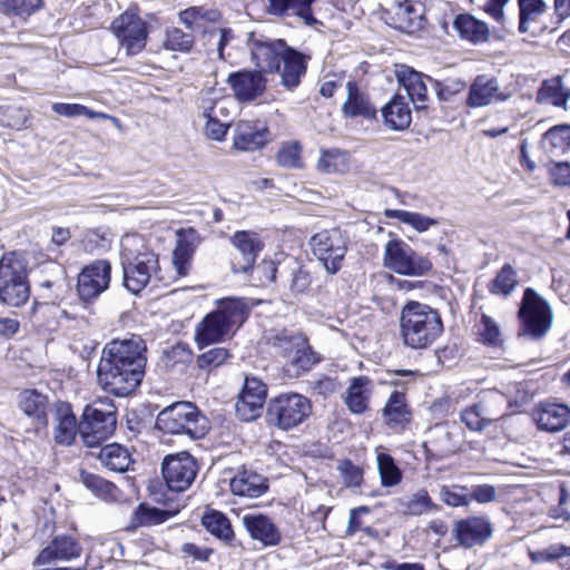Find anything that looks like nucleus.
Returning <instances> with one entry per match:
<instances>
[{
    "label": "nucleus",
    "mask_w": 570,
    "mask_h": 570,
    "mask_svg": "<svg viewBox=\"0 0 570 570\" xmlns=\"http://www.w3.org/2000/svg\"><path fill=\"white\" fill-rule=\"evenodd\" d=\"M518 315L521 323L519 336L540 340L552 326L553 313L550 304L531 287L523 292Z\"/></svg>",
    "instance_id": "nucleus-7"
},
{
    "label": "nucleus",
    "mask_w": 570,
    "mask_h": 570,
    "mask_svg": "<svg viewBox=\"0 0 570 570\" xmlns=\"http://www.w3.org/2000/svg\"><path fill=\"white\" fill-rule=\"evenodd\" d=\"M509 97V94L500 91L497 78L480 75L470 86L466 105L471 108L485 107L497 101H505Z\"/></svg>",
    "instance_id": "nucleus-24"
},
{
    "label": "nucleus",
    "mask_w": 570,
    "mask_h": 570,
    "mask_svg": "<svg viewBox=\"0 0 570 570\" xmlns=\"http://www.w3.org/2000/svg\"><path fill=\"white\" fill-rule=\"evenodd\" d=\"M385 268L404 276H424L432 269V262L425 255L416 253L402 239H390L384 247Z\"/></svg>",
    "instance_id": "nucleus-9"
},
{
    "label": "nucleus",
    "mask_w": 570,
    "mask_h": 570,
    "mask_svg": "<svg viewBox=\"0 0 570 570\" xmlns=\"http://www.w3.org/2000/svg\"><path fill=\"white\" fill-rule=\"evenodd\" d=\"M194 36L179 28L173 27L166 30L164 46L171 51L189 52L194 46Z\"/></svg>",
    "instance_id": "nucleus-54"
},
{
    "label": "nucleus",
    "mask_w": 570,
    "mask_h": 570,
    "mask_svg": "<svg viewBox=\"0 0 570 570\" xmlns=\"http://www.w3.org/2000/svg\"><path fill=\"white\" fill-rule=\"evenodd\" d=\"M55 420V441L62 445L72 444L76 435L80 434V422H77L69 403L59 402L56 404Z\"/></svg>",
    "instance_id": "nucleus-34"
},
{
    "label": "nucleus",
    "mask_w": 570,
    "mask_h": 570,
    "mask_svg": "<svg viewBox=\"0 0 570 570\" xmlns=\"http://www.w3.org/2000/svg\"><path fill=\"white\" fill-rule=\"evenodd\" d=\"M177 244L174 249V264L177 273L185 276L188 271L189 261L200 244L198 232L191 227L177 230Z\"/></svg>",
    "instance_id": "nucleus-33"
},
{
    "label": "nucleus",
    "mask_w": 570,
    "mask_h": 570,
    "mask_svg": "<svg viewBox=\"0 0 570 570\" xmlns=\"http://www.w3.org/2000/svg\"><path fill=\"white\" fill-rule=\"evenodd\" d=\"M533 416L540 430L558 432L570 423V409L564 404H541Z\"/></svg>",
    "instance_id": "nucleus-32"
},
{
    "label": "nucleus",
    "mask_w": 570,
    "mask_h": 570,
    "mask_svg": "<svg viewBox=\"0 0 570 570\" xmlns=\"http://www.w3.org/2000/svg\"><path fill=\"white\" fill-rule=\"evenodd\" d=\"M519 6V31L527 33L531 31L534 23L547 11L544 0H518Z\"/></svg>",
    "instance_id": "nucleus-48"
},
{
    "label": "nucleus",
    "mask_w": 570,
    "mask_h": 570,
    "mask_svg": "<svg viewBox=\"0 0 570 570\" xmlns=\"http://www.w3.org/2000/svg\"><path fill=\"white\" fill-rule=\"evenodd\" d=\"M202 524L205 529L226 544L234 540V531L229 519L219 511H210L203 515Z\"/></svg>",
    "instance_id": "nucleus-47"
},
{
    "label": "nucleus",
    "mask_w": 570,
    "mask_h": 570,
    "mask_svg": "<svg viewBox=\"0 0 570 570\" xmlns=\"http://www.w3.org/2000/svg\"><path fill=\"white\" fill-rule=\"evenodd\" d=\"M504 401L503 394L492 393L479 403L463 410L461 420L469 430L482 431L503 416L501 405Z\"/></svg>",
    "instance_id": "nucleus-18"
},
{
    "label": "nucleus",
    "mask_w": 570,
    "mask_h": 570,
    "mask_svg": "<svg viewBox=\"0 0 570 570\" xmlns=\"http://www.w3.org/2000/svg\"><path fill=\"white\" fill-rule=\"evenodd\" d=\"M385 217L397 219L414 228L419 233L429 230L432 226L439 225V220L420 213L407 212L402 209H385Z\"/></svg>",
    "instance_id": "nucleus-49"
},
{
    "label": "nucleus",
    "mask_w": 570,
    "mask_h": 570,
    "mask_svg": "<svg viewBox=\"0 0 570 570\" xmlns=\"http://www.w3.org/2000/svg\"><path fill=\"white\" fill-rule=\"evenodd\" d=\"M30 297L27 263L16 253L0 259V299L6 305L20 307Z\"/></svg>",
    "instance_id": "nucleus-6"
},
{
    "label": "nucleus",
    "mask_w": 570,
    "mask_h": 570,
    "mask_svg": "<svg viewBox=\"0 0 570 570\" xmlns=\"http://www.w3.org/2000/svg\"><path fill=\"white\" fill-rule=\"evenodd\" d=\"M439 498L444 504L452 508L468 507L471 503L469 489L462 485H442Z\"/></svg>",
    "instance_id": "nucleus-55"
},
{
    "label": "nucleus",
    "mask_w": 570,
    "mask_h": 570,
    "mask_svg": "<svg viewBox=\"0 0 570 570\" xmlns=\"http://www.w3.org/2000/svg\"><path fill=\"white\" fill-rule=\"evenodd\" d=\"M82 548L70 535H57L43 548L35 560V566H45L53 561H70L80 557Z\"/></svg>",
    "instance_id": "nucleus-25"
},
{
    "label": "nucleus",
    "mask_w": 570,
    "mask_h": 570,
    "mask_svg": "<svg viewBox=\"0 0 570 570\" xmlns=\"http://www.w3.org/2000/svg\"><path fill=\"white\" fill-rule=\"evenodd\" d=\"M440 508L434 503L426 490L414 493L404 504V513L409 515H422Z\"/></svg>",
    "instance_id": "nucleus-53"
},
{
    "label": "nucleus",
    "mask_w": 570,
    "mask_h": 570,
    "mask_svg": "<svg viewBox=\"0 0 570 570\" xmlns=\"http://www.w3.org/2000/svg\"><path fill=\"white\" fill-rule=\"evenodd\" d=\"M452 534L460 546L471 549L483 546L492 538L493 525L488 517L472 515L455 521Z\"/></svg>",
    "instance_id": "nucleus-20"
},
{
    "label": "nucleus",
    "mask_w": 570,
    "mask_h": 570,
    "mask_svg": "<svg viewBox=\"0 0 570 570\" xmlns=\"http://www.w3.org/2000/svg\"><path fill=\"white\" fill-rule=\"evenodd\" d=\"M384 125L391 130L402 131L410 127L412 112L406 98L396 94L382 108Z\"/></svg>",
    "instance_id": "nucleus-35"
},
{
    "label": "nucleus",
    "mask_w": 570,
    "mask_h": 570,
    "mask_svg": "<svg viewBox=\"0 0 570 570\" xmlns=\"http://www.w3.org/2000/svg\"><path fill=\"white\" fill-rule=\"evenodd\" d=\"M347 165V154L338 149L325 150L318 159L320 170L332 174L343 170Z\"/></svg>",
    "instance_id": "nucleus-56"
},
{
    "label": "nucleus",
    "mask_w": 570,
    "mask_h": 570,
    "mask_svg": "<svg viewBox=\"0 0 570 570\" xmlns=\"http://www.w3.org/2000/svg\"><path fill=\"white\" fill-rule=\"evenodd\" d=\"M309 59L308 55L289 47L281 60L283 68L278 71L281 76L279 83L288 90L296 89L306 75Z\"/></svg>",
    "instance_id": "nucleus-28"
},
{
    "label": "nucleus",
    "mask_w": 570,
    "mask_h": 570,
    "mask_svg": "<svg viewBox=\"0 0 570 570\" xmlns=\"http://www.w3.org/2000/svg\"><path fill=\"white\" fill-rule=\"evenodd\" d=\"M279 347L287 361L284 364L285 373L291 377H298L312 370L321 358L312 351L307 338L302 334L282 335L277 337Z\"/></svg>",
    "instance_id": "nucleus-12"
},
{
    "label": "nucleus",
    "mask_w": 570,
    "mask_h": 570,
    "mask_svg": "<svg viewBox=\"0 0 570 570\" xmlns=\"http://www.w3.org/2000/svg\"><path fill=\"white\" fill-rule=\"evenodd\" d=\"M425 7L413 0H384L382 14L385 22L402 32L414 33L424 27Z\"/></svg>",
    "instance_id": "nucleus-11"
},
{
    "label": "nucleus",
    "mask_w": 570,
    "mask_h": 570,
    "mask_svg": "<svg viewBox=\"0 0 570 570\" xmlns=\"http://www.w3.org/2000/svg\"><path fill=\"white\" fill-rule=\"evenodd\" d=\"M291 277L289 289L294 295L306 292L312 283L309 272L297 263H295V267L291 269Z\"/></svg>",
    "instance_id": "nucleus-64"
},
{
    "label": "nucleus",
    "mask_w": 570,
    "mask_h": 570,
    "mask_svg": "<svg viewBox=\"0 0 570 570\" xmlns=\"http://www.w3.org/2000/svg\"><path fill=\"white\" fill-rule=\"evenodd\" d=\"M247 315L248 307L242 298L225 297L217 301V307L196 326L195 340L198 347L203 348L234 335Z\"/></svg>",
    "instance_id": "nucleus-4"
},
{
    "label": "nucleus",
    "mask_w": 570,
    "mask_h": 570,
    "mask_svg": "<svg viewBox=\"0 0 570 570\" xmlns=\"http://www.w3.org/2000/svg\"><path fill=\"white\" fill-rule=\"evenodd\" d=\"M229 357L230 354L228 350L224 347H214L198 355L196 362L200 370L210 371L223 365Z\"/></svg>",
    "instance_id": "nucleus-59"
},
{
    "label": "nucleus",
    "mask_w": 570,
    "mask_h": 570,
    "mask_svg": "<svg viewBox=\"0 0 570 570\" xmlns=\"http://www.w3.org/2000/svg\"><path fill=\"white\" fill-rule=\"evenodd\" d=\"M518 283L517 271L510 264H505L489 284V291L491 294L509 296L515 289Z\"/></svg>",
    "instance_id": "nucleus-51"
},
{
    "label": "nucleus",
    "mask_w": 570,
    "mask_h": 570,
    "mask_svg": "<svg viewBox=\"0 0 570 570\" xmlns=\"http://www.w3.org/2000/svg\"><path fill=\"white\" fill-rule=\"evenodd\" d=\"M111 264L106 259H98L85 266L78 275L77 291L81 301L88 302L97 298L110 284Z\"/></svg>",
    "instance_id": "nucleus-17"
},
{
    "label": "nucleus",
    "mask_w": 570,
    "mask_h": 570,
    "mask_svg": "<svg viewBox=\"0 0 570 570\" xmlns=\"http://www.w3.org/2000/svg\"><path fill=\"white\" fill-rule=\"evenodd\" d=\"M229 485L233 494L245 498H258L268 490L267 479L245 466L230 479Z\"/></svg>",
    "instance_id": "nucleus-29"
},
{
    "label": "nucleus",
    "mask_w": 570,
    "mask_h": 570,
    "mask_svg": "<svg viewBox=\"0 0 570 570\" xmlns=\"http://www.w3.org/2000/svg\"><path fill=\"white\" fill-rule=\"evenodd\" d=\"M385 424L394 432H402L412 421L405 394L394 391L382 410Z\"/></svg>",
    "instance_id": "nucleus-31"
},
{
    "label": "nucleus",
    "mask_w": 570,
    "mask_h": 570,
    "mask_svg": "<svg viewBox=\"0 0 570 570\" xmlns=\"http://www.w3.org/2000/svg\"><path fill=\"white\" fill-rule=\"evenodd\" d=\"M301 150L297 141L284 144L276 155L277 164L286 168H301Z\"/></svg>",
    "instance_id": "nucleus-60"
},
{
    "label": "nucleus",
    "mask_w": 570,
    "mask_h": 570,
    "mask_svg": "<svg viewBox=\"0 0 570 570\" xmlns=\"http://www.w3.org/2000/svg\"><path fill=\"white\" fill-rule=\"evenodd\" d=\"M52 110L60 116L63 117H78V116H87L90 119L95 118H108L106 114L94 111L80 104H63V102H55L52 105Z\"/></svg>",
    "instance_id": "nucleus-58"
},
{
    "label": "nucleus",
    "mask_w": 570,
    "mask_h": 570,
    "mask_svg": "<svg viewBox=\"0 0 570 570\" xmlns=\"http://www.w3.org/2000/svg\"><path fill=\"white\" fill-rule=\"evenodd\" d=\"M453 28L462 39L472 43L488 41L490 37L488 24L469 13L456 16L453 21Z\"/></svg>",
    "instance_id": "nucleus-40"
},
{
    "label": "nucleus",
    "mask_w": 570,
    "mask_h": 570,
    "mask_svg": "<svg viewBox=\"0 0 570 570\" xmlns=\"http://www.w3.org/2000/svg\"><path fill=\"white\" fill-rule=\"evenodd\" d=\"M432 452L438 459H444L453 454L458 449V442L454 435L445 424H436L431 429L430 439L428 441Z\"/></svg>",
    "instance_id": "nucleus-44"
},
{
    "label": "nucleus",
    "mask_w": 570,
    "mask_h": 570,
    "mask_svg": "<svg viewBox=\"0 0 570 570\" xmlns=\"http://www.w3.org/2000/svg\"><path fill=\"white\" fill-rule=\"evenodd\" d=\"M230 243L236 249L232 259L233 273H248L254 268L258 254L264 248V243L257 233L238 230L230 237Z\"/></svg>",
    "instance_id": "nucleus-21"
},
{
    "label": "nucleus",
    "mask_w": 570,
    "mask_h": 570,
    "mask_svg": "<svg viewBox=\"0 0 570 570\" xmlns=\"http://www.w3.org/2000/svg\"><path fill=\"white\" fill-rule=\"evenodd\" d=\"M266 396V384L257 377L246 376L235 403L236 415L244 422L254 421L261 415Z\"/></svg>",
    "instance_id": "nucleus-19"
},
{
    "label": "nucleus",
    "mask_w": 570,
    "mask_h": 570,
    "mask_svg": "<svg viewBox=\"0 0 570 570\" xmlns=\"http://www.w3.org/2000/svg\"><path fill=\"white\" fill-rule=\"evenodd\" d=\"M242 523L250 538L259 541L264 547H275L282 540L279 529L267 515L248 513L243 515Z\"/></svg>",
    "instance_id": "nucleus-26"
},
{
    "label": "nucleus",
    "mask_w": 570,
    "mask_h": 570,
    "mask_svg": "<svg viewBox=\"0 0 570 570\" xmlns=\"http://www.w3.org/2000/svg\"><path fill=\"white\" fill-rule=\"evenodd\" d=\"M395 76L399 83L405 89L410 100L414 104L415 108L417 110L426 108V81L433 83L434 80L406 65L396 66Z\"/></svg>",
    "instance_id": "nucleus-22"
},
{
    "label": "nucleus",
    "mask_w": 570,
    "mask_h": 570,
    "mask_svg": "<svg viewBox=\"0 0 570 570\" xmlns=\"http://www.w3.org/2000/svg\"><path fill=\"white\" fill-rule=\"evenodd\" d=\"M547 171L551 183L557 187L570 188V163L557 160V158L549 160L546 164Z\"/></svg>",
    "instance_id": "nucleus-57"
},
{
    "label": "nucleus",
    "mask_w": 570,
    "mask_h": 570,
    "mask_svg": "<svg viewBox=\"0 0 570 570\" xmlns=\"http://www.w3.org/2000/svg\"><path fill=\"white\" fill-rule=\"evenodd\" d=\"M98 459L105 468L118 473L126 472L134 463L128 449L118 443H110L102 446L99 451Z\"/></svg>",
    "instance_id": "nucleus-43"
},
{
    "label": "nucleus",
    "mask_w": 570,
    "mask_h": 570,
    "mask_svg": "<svg viewBox=\"0 0 570 570\" xmlns=\"http://www.w3.org/2000/svg\"><path fill=\"white\" fill-rule=\"evenodd\" d=\"M42 4V0H0V12L7 16L29 17Z\"/></svg>",
    "instance_id": "nucleus-52"
},
{
    "label": "nucleus",
    "mask_w": 570,
    "mask_h": 570,
    "mask_svg": "<svg viewBox=\"0 0 570 570\" xmlns=\"http://www.w3.org/2000/svg\"><path fill=\"white\" fill-rule=\"evenodd\" d=\"M570 98V90L562 83L560 76L544 80L538 92L537 101L540 104H550L557 107H562Z\"/></svg>",
    "instance_id": "nucleus-46"
},
{
    "label": "nucleus",
    "mask_w": 570,
    "mask_h": 570,
    "mask_svg": "<svg viewBox=\"0 0 570 570\" xmlns=\"http://www.w3.org/2000/svg\"><path fill=\"white\" fill-rule=\"evenodd\" d=\"M376 461L382 485L385 488L397 485L402 480V471L392 455L379 452Z\"/></svg>",
    "instance_id": "nucleus-50"
},
{
    "label": "nucleus",
    "mask_w": 570,
    "mask_h": 570,
    "mask_svg": "<svg viewBox=\"0 0 570 570\" xmlns=\"http://www.w3.org/2000/svg\"><path fill=\"white\" fill-rule=\"evenodd\" d=\"M343 484L347 488H358L363 482V470L351 460H343L338 466Z\"/></svg>",
    "instance_id": "nucleus-62"
},
{
    "label": "nucleus",
    "mask_w": 570,
    "mask_h": 570,
    "mask_svg": "<svg viewBox=\"0 0 570 570\" xmlns=\"http://www.w3.org/2000/svg\"><path fill=\"white\" fill-rule=\"evenodd\" d=\"M312 413L311 401L298 393H282L267 403L266 422L283 431L305 422Z\"/></svg>",
    "instance_id": "nucleus-8"
},
{
    "label": "nucleus",
    "mask_w": 570,
    "mask_h": 570,
    "mask_svg": "<svg viewBox=\"0 0 570 570\" xmlns=\"http://www.w3.org/2000/svg\"><path fill=\"white\" fill-rule=\"evenodd\" d=\"M371 394L372 381L367 376H357L351 381L344 401L353 414H363L368 410Z\"/></svg>",
    "instance_id": "nucleus-38"
},
{
    "label": "nucleus",
    "mask_w": 570,
    "mask_h": 570,
    "mask_svg": "<svg viewBox=\"0 0 570 570\" xmlns=\"http://www.w3.org/2000/svg\"><path fill=\"white\" fill-rule=\"evenodd\" d=\"M347 99L344 102L342 110L347 117H364L372 118L375 116L376 110L370 104L366 96L360 91L355 81L346 83Z\"/></svg>",
    "instance_id": "nucleus-42"
},
{
    "label": "nucleus",
    "mask_w": 570,
    "mask_h": 570,
    "mask_svg": "<svg viewBox=\"0 0 570 570\" xmlns=\"http://www.w3.org/2000/svg\"><path fill=\"white\" fill-rule=\"evenodd\" d=\"M222 16L217 9L204 6L189 7L179 12V20L190 31L209 33V24L216 23Z\"/></svg>",
    "instance_id": "nucleus-37"
},
{
    "label": "nucleus",
    "mask_w": 570,
    "mask_h": 570,
    "mask_svg": "<svg viewBox=\"0 0 570 570\" xmlns=\"http://www.w3.org/2000/svg\"><path fill=\"white\" fill-rule=\"evenodd\" d=\"M122 284L132 294L140 293L159 269L158 255L150 250L144 238L127 234L120 240Z\"/></svg>",
    "instance_id": "nucleus-3"
},
{
    "label": "nucleus",
    "mask_w": 570,
    "mask_h": 570,
    "mask_svg": "<svg viewBox=\"0 0 570 570\" xmlns=\"http://www.w3.org/2000/svg\"><path fill=\"white\" fill-rule=\"evenodd\" d=\"M47 396L36 390H26L20 394L19 406L26 415L33 419L37 428L47 425Z\"/></svg>",
    "instance_id": "nucleus-41"
},
{
    "label": "nucleus",
    "mask_w": 570,
    "mask_h": 570,
    "mask_svg": "<svg viewBox=\"0 0 570 570\" xmlns=\"http://www.w3.org/2000/svg\"><path fill=\"white\" fill-rule=\"evenodd\" d=\"M116 429V413L97 404L85 406L80 420V436L88 446H95L110 436Z\"/></svg>",
    "instance_id": "nucleus-14"
},
{
    "label": "nucleus",
    "mask_w": 570,
    "mask_h": 570,
    "mask_svg": "<svg viewBox=\"0 0 570 570\" xmlns=\"http://www.w3.org/2000/svg\"><path fill=\"white\" fill-rule=\"evenodd\" d=\"M444 332L440 312L428 304L409 301L400 313V337L406 347L425 350Z\"/></svg>",
    "instance_id": "nucleus-2"
},
{
    "label": "nucleus",
    "mask_w": 570,
    "mask_h": 570,
    "mask_svg": "<svg viewBox=\"0 0 570 570\" xmlns=\"http://www.w3.org/2000/svg\"><path fill=\"white\" fill-rule=\"evenodd\" d=\"M227 82L235 97L240 101H252L261 96L266 88V79L259 70H240L232 72Z\"/></svg>",
    "instance_id": "nucleus-23"
},
{
    "label": "nucleus",
    "mask_w": 570,
    "mask_h": 570,
    "mask_svg": "<svg viewBox=\"0 0 570 570\" xmlns=\"http://www.w3.org/2000/svg\"><path fill=\"white\" fill-rule=\"evenodd\" d=\"M315 0H268L267 11L272 16L285 17V16H297L307 26H314L317 23V19L314 17L311 6Z\"/></svg>",
    "instance_id": "nucleus-36"
},
{
    "label": "nucleus",
    "mask_w": 570,
    "mask_h": 570,
    "mask_svg": "<svg viewBox=\"0 0 570 570\" xmlns=\"http://www.w3.org/2000/svg\"><path fill=\"white\" fill-rule=\"evenodd\" d=\"M539 149L548 160L560 158L570 150V125H556L548 129L539 141Z\"/></svg>",
    "instance_id": "nucleus-30"
},
{
    "label": "nucleus",
    "mask_w": 570,
    "mask_h": 570,
    "mask_svg": "<svg viewBox=\"0 0 570 570\" xmlns=\"http://www.w3.org/2000/svg\"><path fill=\"white\" fill-rule=\"evenodd\" d=\"M347 242L348 237L343 230L330 228L314 234L309 239V247L325 271L335 275L342 268L347 253Z\"/></svg>",
    "instance_id": "nucleus-10"
},
{
    "label": "nucleus",
    "mask_w": 570,
    "mask_h": 570,
    "mask_svg": "<svg viewBox=\"0 0 570 570\" xmlns=\"http://www.w3.org/2000/svg\"><path fill=\"white\" fill-rule=\"evenodd\" d=\"M161 474L169 490L183 492L194 482L197 463L187 452L169 454L163 461Z\"/></svg>",
    "instance_id": "nucleus-15"
},
{
    "label": "nucleus",
    "mask_w": 570,
    "mask_h": 570,
    "mask_svg": "<svg viewBox=\"0 0 570 570\" xmlns=\"http://www.w3.org/2000/svg\"><path fill=\"white\" fill-rule=\"evenodd\" d=\"M569 556L570 547L564 544H551L539 551H529V558L533 563L552 562Z\"/></svg>",
    "instance_id": "nucleus-61"
},
{
    "label": "nucleus",
    "mask_w": 570,
    "mask_h": 570,
    "mask_svg": "<svg viewBox=\"0 0 570 570\" xmlns=\"http://www.w3.org/2000/svg\"><path fill=\"white\" fill-rule=\"evenodd\" d=\"M147 346L139 335L108 342L97 367L99 386L118 397L137 390L145 376Z\"/></svg>",
    "instance_id": "nucleus-1"
},
{
    "label": "nucleus",
    "mask_w": 570,
    "mask_h": 570,
    "mask_svg": "<svg viewBox=\"0 0 570 570\" xmlns=\"http://www.w3.org/2000/svg\"><path fill=\"white\" fill-rule=\"evenodd\" d=\"M179 512L176 509H160L150 507L146 503H140L132 512L129 521V529H137L139 527H150L164 523L168 519L175 517Z\"/></svg>",
    "instance_id": "nucleus-39"
},
{
    "label": "nucleus",
    "mask_w": 570,
    "mask_h": 570,
    "mask_svg": "<svg viewBox=\"0 0 570 570\" xmlns=\"http://www.w3.org/2000/svg\"><path fill=\"white\" fill-rule=\"evenodd\" d=\"M79 480L88 490L101 500L115 502L120 499L121 492L118 487L98 474L82 470L80 471Z\"/></svg>",
    "instance_id": "nucleus-45"
},
{
    "label": "nucleus",
    "mask_w": 570,
    "mask_h": 570,
    "mask_svg": "<svg viewBox=\"0 0 570 570\" xmlns=\"http://www.w3.org/2000/svg\"><path fill=\"white\" fill-rule=\"evenodd\" d=\"M247 46L250 50L252 60L262 72L279 71L281 60L289 48L283 39L257 37L253 32L248 35Z\"/></svg>",
    "instance_id": "nucleus-16"
},
{
    "label": "nucleus",
    "mask_w": 570,
    "mask_h": 570,
    "mask_svg": "<svg viewBox=\"0 0 570 570\" xmlns=\"http://www.w3.org/2000/svg\"><path fill=\"white\" fill-rule=\"evenodd\" d=\"M433 87L440 100L449 101L455 95L462 92L466 83L461 79H446L444 81H434Z\"/></svg>",
    "instance_id": "nucleus-63"
},
{
    "label": "nucleus",
    "mask_w": 570,
    "mask_h": 570,
    "mask_svg": "<svg viewBox=\"0 0 570 570\" xmlns=\"http://www.w3.org/2000/svg\"><path fill=\"white\" fill-rule=\"evenodd\" d=\"M272 138L268 128L259 122L239 121L234 131V147L242 151H254Z\"/></svg>",
    "instance_id": "nucleus-27"
},
{
    "label": "nucleus",
    "mask_w": 570,
    "mask_h": 570,
    "mask_svg": "<svg viewBox=\"0 0 570 570\" xmlns=\"http://www.w3.org/2000/svg\"><path fill=\"white\" fill-rule=\"evenodd\" d=\"M111 29L127 56H136L145 49L148 27L136 12L125 11L112 21Z\"/></svg>",
    "instance_id": "nucleus-13"
},
{
    "label": "nucleus",
    "mask_w": 570,
    "mask_h": 570,
    "mask_svg": "<svg viewBox=\"0 0 570 570\" xmlns=\"http://www.w3.org/2000/svg\"><path fill=\"white\" fill-rule=\"evenodd\" d=\"M155 426L163 433L190 440H199L209 431L207 417L191 402H176L165 407L158 413Z\"/></svg>",
    "instance_id": "nucleus-5"
}]
</instances>
